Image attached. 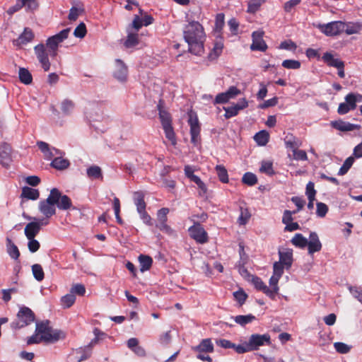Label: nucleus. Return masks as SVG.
Wrapping results in <instances>:
<instances>
[{
    "label": "nucleus",
    "mask_w": 362,
    "mask_h": 362,
    "mask_svg": "<svg viewBox=\"0 0 362 362\" xmlns=\"http://www.w3.org/2000/svg\"><path fill=\"white\" fill-rule=\"evenodd\" d=\"M164 130L165 138L170 141L171 144H177V139H175V134L173 126L162 127Z\"/></svg>",
    "instance_id": "nucleus-40"
},
{
    "label": "nucleus",
    "mask_w": 362,
    "mask_h": 362,
    "mask_svg": "<svg viewBox=\"0 0 362 362\" xmlns=\"http://www.w3.org/2000/svg\"><path fill=\"white\" fill-rule=\"evenodd\" d=\"M259 172L268 175H274L275 173L272 168V161H262L261 168H259Z\"/></svg>",
    "instance_id": "nucleus-42"
},
{
    "label": "nucleus",
    "mask_w": 362,
    "mask_h": 362,
    "mask_svg": "<svg viewBox=\"0 0 362 362\" xmlns=\"http://www.w3.org/2000/svg\"><path fill=\"white\" fill-rule=\"evenodd\" d=\"M301 2V0H290L284 3V10L285 13H291V11L293 10Z\"/></svg>",
    "instance_id": "nucleus-52"
},
{
    "label": "nucleus",
    "mask_w": 362,
    "mask_h": 362,
    "mask_svg": "<svg viewBox=\"0 0 362 362\" xmlns=\"http://www.w3.org/2000/svg\"><path fill=\"white\" fill-rule=\"evenodd\" d=\"M293 261L292 250L291 249H287L285 251H279V262H277L284 264L286 269H290Z\"/></svg>",
    "instance_id": "nucleus-20"
},
{
    "label": "nucleus",
    "mask_w": 362,
    "mask_h": 362,
    "mask_svg": "<svg viewBox=\"0 0 362 362\" xmlns=\"http://www.w3.org/2000/svg\"><path fill=\"white\" fill-rule=\"evenodd\" d=\"M265 0H250L247 1V13H254L259 10Z\"/></svg>",
    "instance_id": "nucleus-34"
},
{
    "label": "nucleus",
    "mask_w": 362,
    "mask_h": 362,
    "mask_svg": "<svg viewBox=\"0 0 362 362\" xmlns=\"http://www.w3.org/2000/svg\"><path fill=\"white\" fill-rule=\"evenodd\" d=\"M74 107V104L72 100L65 99L62 102L61 104V110L63 111V113L65 115H69L73 111Z\"/></svg>",
    "instance_id": "nucleus-46"
},
{
    "label": "nucleus",
    "mask_w": 362,
    "mask_h": 362,
    "mask_svg": "<svg viewBox=\"0 0 362 362\" xmlns=\"http://www.w3.org/2000/svg\"><path fill=\"white\" fill-rule=\"evenodd\" d=\"M187 124L190 128L191 143L197 145L200 141V125L196 114L189 113Z\"/></svg>",
    "instance_id": "nucleus-7"
},
{
    "label": "nucleus",
    "mask_w": 362,
    "mask_h": 362,
    "mask_svg": "<svg viewBox=\"0 0 362 362\" xmlns=\"http://www.w3.org/2000/svg\"><path fill=\"white\" fill-rule=\"evenodd\" d=\"M134 204L136 206V211L146 210L145 195L142 192L137 191L134 193Z\"/></svg>",
    "instance_id": "nucleus-24"
},
{
    "label": "nucleus",
    "mask_w": 362,
    "mask_h": 362,
    "mask_svg": "<svg viewBox=\"0 0 362 362\" xmlns=\"http://www.w3.org/2000/svg\"><path fill=\"white\" fill-rule=\"evenodd\" d=\"M34 37L32 30L29 28H25L23 33L20 35L18 38L16 40L17 45H24L33 40Z\"/></svg>",
    "instance_id": "nucleus-23"
},
{
    "label": "nucleus",
    "mask_w": 362,
    "mask_h": 362,
    "mask_svg": "<svg viewBox=\"0 0 362 362\" xmlns=\"http://www.w3.org/2000/svg\"><path fill=\"white\" fill-rule=\"evenodd\" d=\"M252 282L257 290L263 292V293L267 295V296L272 299L274 298L275 291H272L271 288L266 286V284L262 281V279H260L259 276H253Z\"/></svg>",
    "instance_id": "nucleus-16"
},
{
    "label": "nucleus",
    "mask_w": 362,
    "mask_h": 362,
    "mask_svg": "<svg viewBox=\"0 0 362 362\" xmlns=\"http://www.w3.org/2000/svg\"><path fill=\"white\" fill-rule=\"evenodd\" d=\"M40 193L38 189L29 187H24L22 189L21 197L27 199L36 200L39 198Z\"/></svg>",
    "instance_id": "nucleus-25"
},
{
    "label": "nucleus",
    "mask_w": 362,
    "mask_h": 362,
    "mask_svg": "<svg viewBox=\"0 0 362 362\" xmlns=\"http://www.w3.org/2000/svg\"><path fill=\"white\" fill-rule=\"evenodd\" d=\"M75 302V296L73 293H67L61 298V305L67 309L73 306Z\"/></svg>",
    "instance_id": "nucleus-39"
},
{
    "label": "nucleus",
    "mask_w": 362,
    "mask_h": 362,
    "mask_svg": "<svg viewBox=\"0 0 362 362\" xmlns=\"http://www.w3.org/2000/svg\"><path fill=\"white\" fill-rule=\"evenodd\" d=\"M35 320V315H34L33 310L29 308L23 306L17 313V319L11 323V327L14 329H18L33 323Z\"/></svg>",
    "instance_id": "nucleus-4"
},
{
    "label": "nucleus",
    "mask_w": 362,
    "mask_h": 362,
    "mask_svg": "<svg viewBox=\"0 0 362 362\" xmlns=\"http://www.w3.org/2000/svg\"><path fill=\"white\" fill-rule=\"evenodd\" d=\"M138 44V35L136 33H129L127 35V40L124 41L126 47H134Z\"/></svg>",
    "instance_id": "nucleus-44"
},
{
    "label": "nucleus",
    "mask_w": 362,
    "mask_h": 362,
    "mask_svg": "<svg viewBox=\"0 0 362 362\" xmlns=\"http://www.w3.org/2000/svg\"><path fill=\"white\" fill-rule=\"evenodd\" d=\"M281 66L287 69L298 70L300 67V62L296 59H285Z\"/></svg>",
    "instance_id": "nucleus-41"
},
{
    "label": "nucleus",
    "mask_w": 362,
    "mask_h": 362,
    "mask_svg": "<svg viewBox=\"0 0 362 362\" xmlns=\"http://www.w3.org/2000/svg\"><path fill=\"white\" fill-rule=\"evenodd\" d=\"M159 119L162 127L172 126V118L170 113L164 109V100H158L157 105Z\"/></svg>",
    "instance_id": "nucleus-14"
},
{
    "label": "nucleus",
    "mask_w": 362,
    "mask_h": 362,
    "mask_svg": "<svg viewBox=\"0 0 362 362\" xmlns=\"http://www.w3.org/2000/svg\"><path fill=\"white\" fill-rule=\"evenodd\" d=\"M216 172L218 177L219 181L222 183L226 184L228 182V176L227 169L222 165H218L216 166Z\"/></svg>",
    "instance_id": "nucleus-36"
},
{
    "label": "nucleus",
    "mask_w": 362,
    "mask_h": 362,
    "mask_svg": "<svg viewBox=\"0 0 362 362\" xmlns=\"http://www.w3.org/2000/svg\"><path fill=\"white\" fill-rule=\"evenodd\" d=\"M6 242L8 255H9L11 259H14L16 260L18 259L20 257V251L16 245H15L8 238H7Z\"/></svg>",
    "instance_id": "nucleus-27"
},
{
    "label": "nucleus",
    "mask_w": 362,
    "mask_h": 362,
    "mask_svg": "<svg viewBox=\"0 0 362 362\" xmlns=\"http://www.w3.org/2000/svg\"><path fill=\"white\" fill-rule=\"evenodd\" d=\"M291 244L296 247L305 248L308 244V240L300 233H296L291 240Z\"/></svg>",
    "instance_id": "nucleus-31"
},
{
    "label": "nucleus",
    "mask_w": 362,
    "mask_h": 362,
    "mask_svg": "<svg viewBox=\"0 0 362 362\" xmlns=\"http://www.w3.org/2000/svg\"><path fill=\"white\" fill-rule=\"evenodd\" d=\"M293 159L297 160H307L308 157L306 151L302 149H294L293 150Z\"/></svg>",
    "instance_id": "nucleus-58"
},
{
    "label": "nucleus",
    "mask_w": 362,
    "mask_h": 362,
    "mask_svg": "<svg viewBox=\"0 0 362 362\" xmlns=\"http://www.w3.org/2000/svg\"><path fill=\"white\" fill-rule=\"evenodd\" d=\"M225 16L223 13H219L216 16L215 18V30L216 32L220 33L225 24Z\"/></svg>",
    "instance_id": "nucleus-45"
},
{
    "label": "nucleus",
    "mask_w": 362,
    "mask_h": 362,
    "mask_svg": "<svg viewBox=\"0 0 362 362\" xmlns=\"http://www.w3.org/2000/svg\"><path fill=\"white\" fill-rule=\"evenodd\" d=\"M233 349L235 350V351H236V353L239 354H243L244 353H247L254 351L246 344V342H244L243 344L235 345Z\"/></svg>",
    "instance_id": "nucleus-57"
},
{
    "label": "nucleus",
    "mask_w": 362,
    "mask_h": 362,
    "mask_svg": "<svg viewBox=\"0 0 362 362\" xmlns=\"http://www.w3.org/2000/svg\"><path fill=\"white\" fill-rule=\"evenodd\" d=\"M332 128L341 132H350L359 129L360 125L354 124L342 120H335L331 122Z\"/></svg>",
    "instance_id": "nucleus-17"
},
{
    "label": "nucleus",
    "mask_w": 362,
    "mask_h": 362,
    "mask_svg": "<svg viewBox=\"0 0 362 362\" xmlns=\"http://www.w3.org/2000/svg\"><path fill=\"white\" fill-rule=\"evenodd\" d=\"M354 159L353 157H349L346 159H345L343 165L339 169V171H338V175H345L348 170L350 169V168L353 165Z\"/></svg>",
    "instance_id": "nucleus-43"
},
{
    "label": "nucleus",
    "mask_w": 362,
    "mask_h": 362,
    "mask_svg": "<svg viewBox=\"0 0 362 362\" xmlns=\"http://www.w3.org/2000/svg\"><path fill=\"white\" fill-rule=\"evenodd\" d=\"M167 221H158L157 224H156V228L168 235H171L173 233V230L166 223Z\"/></svg>",
    "instance_id": "nucleus-48"
},
{
    "label": "nucleus",
    "mask_w": 362,
    "mask_h": 362,
    "mask_svg": "<svg viewBox=\"0 0 362 362\" xmlns=\"http://www.w3.org/2000/svg\"><path fill=\"white\" fill-rule=\"evenodd\" d=\"M114 77L120 81H125L127 77V66L121 59H116V69L114 71Z\"/></svg>",
    "instance_id": "nucleus-18"
},
{
    "label": "nucleus",
    "mask_w": 362,
    "mask_h": 362,
    "mask_svg": "<svg viewBox=\"0 0 362 362\" xmlns=\"http://www.w3.org/2000/svg\"><path fill=\"white\" fill-rule=\"evenodd\" d=\"M19 79L24 84H30L33 81L32 74L27 69L21 67L19 69Z\"/></svg>",
    "instance_id": "nucleus-32"
},
{
    "label": "nucleus",
    "mask_w": 362,
    "mask_h": 362,
    "mask_svg": "<svg viewBox=\"0 0 362 362\" xmlns=\"http://www.w3.org/2000/svg\"><path fill=\"white\" fill-rule=\"evenodd\" d=\"M27 240H28V244H27V246H28L30 252L33 253L37 252L40 248V243L38 240L35 238Z\"/></svg>",
    "instance_id": "nucleus-59"
},
{
    "label": "nucleus",
    "mask_w": 362,
    "mask_h": 362,
    "mask_svg": "<svg viewBox=\"0 0 362 362\" xmlns=\"http://www.w3.org/2000/svg\"><path fill=\"white\" fill-rule=\"evenodd\" d=\"M86 293V287L81 284H76L71 288L69 294H76L83 296Z\"/></svg>",
    "instance_id": "nucleus-50"
},
{
    "label": "nucleus",
    "mask_w": 362,
    "mask_h": 362,
    "mask_svg": "<svg viewBox=\"0 0 362 362\" xmlns=\"http://www.w3.org/2000/svg\"><path fill=\"white\" fill-rule=\"evenodd\" d=\"M55 205L57 206L61 210L66 211L70 209L71 207V199L66 195H62L60 193L59 199H58V202L55 203Z\"/></svg>",
    "instance_id": "nucleus-30"
},
{
    "label": "nucleus",
    "mask_w": 362,
    "mask_h": 362,
    "mask_svg": "<svg viewBox=\"0 0 362 362\" xmlns=\"http://www.w3.org/2000/svg\"><path fill=\"white\" fill-rule=\"evenodd\" d=\"M70 33V28H67L60 31V33L49 37L47 40V46L49 51L51 52V56L54 57L57 54L58 45L64 41V40L68 37V35Z\"/></svg>",
    "instance_id": "nucleus-6"
},
{
    "label": "nucleus",
    "mask_w": 362,
    "mask_h": 362,
    "mask_svg": "<svg viewBox=\"0 0 362 362\" xmlns=\"http://www.w3.org/2000/svg\"><path fill=\"white\" fill-rule=\"evenodd\" d=\"M69 165L70 163L69 160L62 157L54 158L51 162L52 168L57 170H65L69 167Z\"/></svg>",
    "instance_id": "nucleus-28"
},
{
    "label": "nucleus",
    "mask_w": 362,
    "mask_h": 362,
    "mask_svg": "<svg viewBox=\"0 0 362 362\" xmlns=\"http://www.w3.org/2000/svg\"><path fill=\"white\" fill-rule=\"evenodd\" d=\"M306 247H308V253L310 255L318 252L322 250V243L320 242L318 235L316 232L310 233L308 244H307Z\"/></svg>",
    "instance_id": "nucleus-15"
},
{
    "label": "nucleus",
    "mask_w": 362,
    "mask_h": 362,
    "mask_svg": "<svg viewBox=\"0 0 362 362\" xmlns=\"http://www.w3.org/2000/svg\"><path fill=\"white\" fill-rule=\"evenodd\" d=\"M35 52L36 57H37L39 62L42 64V69H44L45 72L48 71L49 69V62L45 45L40 44L35 46Z\"/></svg>",
    "instance_id": "nucleus-13"
},
{
    "label": "nucleus",
    "mask_w": 362,
    "mask_h": 362,
    "mask_svg": "<svg viewBox=\"0 0 362 362\" xmlns=\"http://www.w3.org/2000/svg\"><path fill=\"white\" fill-rule=\"evenodd\" d=\"M22 6L26 7L27 10L33 11L38 8V3L36 0H22Z\"/></svg>",
    "instance_id": "nucleus-61"
},
{
    "label": "nucleus",
    "mask_w": 362,
    "mask_h": 362,
    "mask_svg": "<svg viewBox=\"0 0 362 362\" xmlns=\"http://www.w3.org/2000/svg\"><path fill=\"white\" fill-rule=\"evenodd\" d=\"M264 31L262 30H255L252 34V43L250 45V50L265 52L268 49L265 41L263 40Z\"/></svg>",
    "instance_id": "nucleus-10"
},
{
    "label": "nucleus",
    "mask_w": 362,
    "mask_h": 362,
    "mask_svg": "<svg viewBox=\"0 0 362 362\" xmlns=\"http://www.w3.org/2000/svg\"><path fill=\"white\" fill-rule=\"evenodd\" d=\"M362 25L358 22H344L343 33H345L347 35H352L354 34H358L361 30Z\"/></svg>",
    "instance_id": "nucleus-22"
},
{
    "label": "nucleus",
    "mask_w": 362,
    "mask_h": 362,
    "mask_svg": "<svg viewBox=\"0 0 362 362\" xmlns=\"http://www.w3.org/2000/svg\"><path fill=\"white\" fill-rule=\"evenodd\" d=\"M252 349L256 351L259 350L260 346L264 345H270L271 344V337L268 334H255L250 335L249 340L247 342H245Z\"/></svg>",
    "instance_id": "nucleus-8"
},
{
    "label": "nucleus",
    "mask_w": 362,
    "mask_h": 362,
    "mask_svg": "<svg viewBox=\"0 0 362 362\" xmlns=\"http://www.w3.org/2000/svg\"><path fill=\"white\" fill-rule=\"evenodd\" d=\"M59 197L60 191L54 188L51 189L50 194H49L47 199L39 202V211L45 218H50L51 216L55 214V204L58 202Z\"/></svg>",
    "instance_id": "nucleus-3"
},
{
    "label": "nucleus",
    "mask_w": 362,
    "mask_h": 362,
    "mask_svg": "<svg viewBox=\"0 0 362 362\" xmlns=\"http://www.w3.org/2000/svg\"><path fill=\"white\" fill-rule=\"evenodd\" d=\"M11 147L8 143L0 145V163L5 168H10L11 163Z\"/></svg>",
    "instance_id": "nucleus-12"
},
{
    "label": "nucleus",
    "mask_w": 362,
    "mask_h": 362,
    "mask_svg": "<svg viewBox=\"0 0 362 362\" xmlns=\"http://www.w3.org/2000/svg\"><path fill=\"white\" fill-rule=\"evenodd\" d=\"M242 181L244 185H246L250 187H252L255 185L257 182V176L255 174L247 172L243 176Z\"/></svg>",
    "instance_id": "nucleus-37"
},
{
    "label": "nucleus",
    "mask_w": 362,
    "mask_h": 362,
    "mask_svg": "<svg viewBox=\"0 0 362 362\" xmlns=\"http://www.w3.org/2000/svg\"><path fill=\"white\" fill-rule=\"evenodd\" d=\"M223 49V45L221 43H216L214 49L209 53V58L214 60L218 57L221 54Z\"/></svg>",
    "instance_id": "nucleus-53"
},
{
    "label": "nucleus",
    "mask_w": 362,
    "mask_h": 362,
    "mask_svg": "<svg viewBox=\"0 0 362 362\" xmlns=\"http://www.w3.org/2000/svg\"><path fill=\"white\" fill-rule=\"evenodd\" d=\"M234 299L239 303L240 306L243 305L247 300V293L243 291V288H240L233 293Z\"/></svg>",
    "instance_id": "nucleus-47"
},
{
    "label": "nucleus",
    "mask_w": 362,
    "mask_h": 362,
    "mask_svg": "<svg viewBox=\"0 0 362 362\" xmlns=\"http://www.w3.org/2000/svg\"><path fill=\"white\" fill-rule=\"evenodd\" d=\"M322 59L328 66L337 69L344 67V62L339 59L334 58L331 52H325L324 55L322 57Z\"/></svg>",
    "instance_id": "nucleus-19"
},
{
    "label": "nucleus",
    "mask_w": 362,
    "mask_h": 362,
    "mask_svg": "<svg viewBox=\"0 0 362 362\" xmlns=\"http://www.w3.org/2000/svg\"><path fill=\"white\" fill-rule=\"evenodd\" d=\"M113 206H114V211H115V216H116L117 221L118 223L122 224V221L120 218V201L117 197H115L113 200Z\"/></svg>",
    "instance_id": "nucleus-56"
},
{
    "label": "nucleus",
    "mask_w": 362,
    "mask_h": 362,
    "mask_svg": "<svg viewBox=\"0 0 362 362\" xmlns=\"http://www.w3.org/2000/svg\"><path fill=\"white\" fill-rule=\"evenodd\" d=\"M334 347L337 353L341 354H348L351 350V346L344 342H334Z\"/></svg>",
    "instance_id": "nucleus-49"
},
{
    "label": "nucleus",
    "mask_w": 362,
    "mask_h": 362,
    "mask_svg": "<svg viewBox=\"0 0 362 362\" xmlns=\"http://www.w3.org/2000/svg\"><path fill=\"white\" fill-rule=\"evenodd\" d=\"M86 35V26L83 23H80L74 30V35L76 37L83 38Z\"/></svg>",
    "instance_id": "nucleus-51"
},
{
    "label": "nucleus",
    "mask_w": 362,
    "mask_h": 362,
    "mask_svg": "<svg viewBox=\"0 0 362 362\" xmlns=\"http://www.w3.org/2000/svg\"><path fill=\"white\" fill-rule=\"evenodd\" d=\"M140 272H145L152 267L153 259L150 256L141 255L139 257Z\"/></svg>",
    "instance_id": "nucleus-26"
},
{
    "label": "nucleus",
    "mask_w": 362,
    "mask_h": 362,
    "mask_svg": "<svg viewBox=\"0 0 362 362\" xmlns=\"http://www.w3.org/2000/svg\"><path fill=\"white\" fill-rule=\"evenodd\" d=\"M255 141L258 145L264 146L269 141V134L265 130H262L255 135Z\"/></svg>",
    "instance_id": "nucleus-35"
},
{
    "label": "nucleus",
    "mask_w": 362,
    "mask_h": 362,
    "mask_svg": "<svg viewBox=\"0 0 362 362\" xmlns=\"http://www.w3.org/2000/svg\"><path fill=\"white\" fill-rule=\"evenodd\" d=\"M223 108L225 111L224 117L226 119L231 118L233 117L234 116L238 115V112L241 110L240 109L234 106Z\"/></svg>",
    "instance_id": "nucleus-55"
},
{
    "label": "nucleus",
    "mask_w": 362,
    "mask_h": 362,
    "mask_svg": "<svg viewBox=\"0 0 362 362\" xmlns=\"http://www.w3.org/2000/svg\"><path fill=\"white\" fill-rule=\"evenodd\" d=\"M221 93L230 98V99H233L235 97L240 94V90L235 86H231L228 88V90Z\"/></svg>",
    "instance_id": "nucleus-60"
},
{
    "label": "nucleus",
    "mask_w": 362,
    "mask_h": 362,
    "mask_svg": "<svg viewBox=\"0 0 362 362\" xmlns=\"http://www.w3.org/2000/svg\"><path fill=\"white\" fill-rule=\"evenodd\" d=\"M137 213L139 214L140 218L142 219L143 223H144L146 226H152V218H151L150 215L146 213V210L137 211Z\"/></svg>",
    "instance_id": "nucleus-62"
},
{
    "label": "nucleus",
    "mask_w": 362,
    "mask_h": 362,
    "mask_svg": "<svg viewBox=\"0 0 362 362\" xmlns=\"http://www.w3.org/2000/svg\"><path fill=\"white\" fill-rule=\"evenodd\" d=\"M48 224V221H43V219H40L38 221L29 222L24 228V235L27 239L35 238L40 230V227Z\"/></svg>",
    "instance_id": "nucleus-11"
},
{
    "label": "nucleus",
    "mask_w": 362,
    "mask_h": 362,
    "mask_svg": "<svg viewBox=\"0 0 362 362\" xmlns=\"http://www.w3.org/2000/svg\"><path fill=\"white\" fill-rule=\"evenodd\" d=\"M86 175L91 179L103 180L102 169L98 165H92L86 169Z\"/></svg>",
    "instance_id": "nucleus-29"
},
{
    "label": "nucleus",
    "mask_w": 362,
    "mask_h": 362,
    "mask_svg": "<svg viewBox=\"0 0 362 362\" xmlns=\"http://www.w3.org/2000/svg\"><path fill=\"white\" fill-rule=\"evenodd\" d=\"M328 212V206L324 203L318 202L316 204V214L320 218H323Z\"/></svg>",
    "instance_id": "nucleus-54"
},
{
    "label": "nucleus",
    "mask_w": 362,
    "mask_h": 362,
    "mask_svg": "<svg viewBox=\"0 0 362 362\" xmlns=\"http://www.w3.org/2000/svg\"><path fill=\"white\" fill-rule=\"evenodd\" d=\"M184 172H185L186 177L189 178L191 182L197 181L200 179L199 176L194 174L193 169L189 165H187L185 168H184Z\"/></svg>",
    "instance_id": "nucleus-63"
},
{
    "label": "nucleus",
    "mask_w": 362,
    "mask_h": 362,
    "mask_svg": "<svg viewBox=\"0 0 362 362\" xmlns=\"http://www.w3.org/2000/svg\"><path fill=\"white\" fill-rule=\"evenodd\" d=\"M291 201L293 202V203H294V204H296V206H297V210L294 211L298 212L300 211L302 209H303L305 201L302 197H300L298 196H294L291 198Z\"/></svg>",
    "instance_id": "nucleus-64"
},
{
    "label": "nucleus",
    "mask_w": 362,
    "mask_h": 362,
    "mask_svg": "<svg viewBox=\"0 0 362 362\" xmlns=\"http://www.w3.org/2000/svg\"><path fill=\"white\" fill-rule=\"evenodd\" d=\"M192 349L199 353H213L214 346L212 344L211 339H205L202 340L199 345L193 346Z\"/></svg>",
    "instance_id": "nucleus-21"
},
{
    "label": "nucleus",
    "mask_w": 362,
    "mask_h": 362,
    "mask_svg": "<svg viewBox=\"0 0 362 362\" xmlns=\"http://www.w3.org/2000/svg\"><path fill=\"white\" fill-rule=\"evenodd\" d=\"M344 22L341 21H334L325 24H318L316 28L320 32L328 37L340 35L344 30Z\"/></svg>",
    "instance_id": "nucleus-5"
},
{
    "label": "nucleus",
    "mask_w": 362,
    "mask_h": 362,
    "mask_svg": "<svg viewBox=\"0 0 362 362\" xmlns=\"http://www.w3.org/2000/svg\"><path fill=\"white\" fill-rule=\"evenodd\" d=\"M255 316H254L252 314H249L247 315H236L234 317L235 322L242 326H245L247 324L252 322L253 321L255 320Z\"/></svg>",
    "instance_id": "nucleus-33"
},
{
    "label": "nucleus",
    "mask_w": 362,
    "mask_h": 362,
    "mask_svg": "<svg viewBox=\"0 0 362 362\" xmlns=\"http://www.w3.org/2000/svg\"><path fill=\"white\" fill-rule=\"evenodd\" d=\"M32 272L33 277L36 281L40 282L45 279V272H43L42 267L40 264H33Z\"/></svg>",
    "instance_id": "nucleus-38"
},
{
    "label": "nucleus",
    "mask_w": 362,
    "mask_h": 362,
    "mask_svg": "<svg viewBox=\"0 0 362 362\" xmlns=\"http://www.w3.org/2000/svg\"><path fill=\"white\" fill-rule=\"evenodd\" d=\"M35 333L42 336L44 341L47 343H54L59 339L64 338L63 332L49 327V320L36 322Z\"/></svg>",
    "instance_id": "nucleus-2"
},
{
    "label": "nucleus",
    "mask_w": 362,
    "mask_h": 362,
    "mask_svg": "<svg viewBox=\"0 0 362 362\" xmlns=\"http://www.w3.org/2000/svg\"><path fill=\"white\" fill-rule=\"evenodd\" d=\"M190 238L196 240V243L199 244L206 243L209 240V237L205 229L200 225L199 223H196L189 228Z\"/></svg>",
    "instance_id": "nucleus-9"
},
{
    "label": "nucleus",
    "mask_w": 362,
    "mask_h": 362,
    "mask_svg": "<svg viewBox=\"0 0 362 362\" xmlns=\"http://www.w3.org/2000/svg\"><path fill=\"white\" fill-rule=\"evenodd\" d=\"M183 37L187 45L189 52L200 55L204 51V40L205 33L202 25L197 21H191L184 28Z\"/></svg>",
    "instance_id": "nucleus-1"
}]
</instances>
